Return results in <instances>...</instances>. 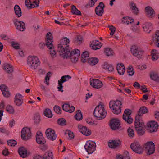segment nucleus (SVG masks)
<instances>
[{"instance_id":"5fc2aeb1","label":"nucleus","mask_w":159,"mask_h":159,"mask_svg":"<svg viewBox=\"0 0 159 159\" xmlns=\"http://www.w3.org/2000/svg\"><path fill=\"white\" fill-rule=\"evenodd\" d=\"M14 102L16 105L20 106H21L23 103V99H15Z\"/></svg>"},{"instance_id":"338daca9","label":"nucleus","mask_w":159,"mask_h":159,"mask_svg":"<svg viewBox=\"0 0 159 159\" xmlns=\"http://www.w3.org/2000/svg\"><path fill=\"white\" fill-rule=\"evenodd\" d=\"M66 134H67L69 138L71 139L74 137V134L73 132H71L70 131H68L67 132H66Z\"/></svg>"},{"instance_id":"0eeeda50","label":"nucleus","mask_w":159,"mask_h":159,"mask_svg":"<svg viewBox=\"0 0 159 159\" xmlns=\"http://www.w3.org/2000/svg\"><path fill=\"white\" fill-rule=\"evenodd\" d=\"M130 51L131 53L138 58L140 59L142 57L143 51L138 48L137 46L136 45L132 46L131 48Z\"/></svg>"},{"instance_id":"f257e3e1","label":"nucleus","mask_w":159,"mask_h":159,"mask_svg":"<svg viewBox=\"0 0 159 159\" xmlns=\"http://www.w3.org/2000/svg\"><path fill=\"white\" fill-rule=\"evenodd\" d=\"M69 39L67 37H64L61 40L58 45L57 51L59 55L63 59L69 57L72 63H76L78 60L80 55V51L78 49H75L71 52V48L68 45L69 43Z\"/></svg>"},{"instance_id":"20e7f679","label":"nucleus","mask_w":159,"mask_h":159,"mask_svg":"<svg viewBox=\"0 0 159 159\" xmlns=\"http://www.w3.org/2000/svg\"><path fill=\"white\" fill-rule=\"evenodd\" d=\"M122 105L121 102L116 100L114 102L110 101L109 103V107L112 110V112L115 114H118L121 112L120 106Z\"/></svg>"},{"instance_id":"e433bc0d","label":"nucleus","mask_w":159,"mask_h":159,"mask_svg":"<svg viewBox=\"0 0 159 159\" xmlns=\"http://www.w3.org/2000/svg\"><path fill=\"white\" fill-rule=\"evenodd\" d=\"M71 12L74 15H81L80 11L78 10L76 7L73 5L72 6Z\"/></svg>"},{"instance_id":"dca6fc26","label":"nucleus","mask_w":159,"mask_h":159,"mask_svg":"<svg viewBox=\"0 0 159 159\" xmlns=\"http://www.w3.org/2000/svg\"><path fill=\"white\" fill-rule=\"evenodd\" d=\"M16 28L19 30L23 31L26 29L25 23L21 21H18L17 19H15L13 21Z\"/></svg>"},{"instance_id":"c9c22d12","label":"nucleus","mask_w":159,"mask_h":159,"mask_svg":"<svg viewBox=\"0 0 159 159\" xmlns=\"http://www.w3.org/2000/svg\"><path fill=\"white\" fill-rule=\"evenodd\" d=\"M98 61V59L97 58H91L88 60V63L90 65L93 66L97 64Z\"/></svg>"},{"instance_id":"a211bd4d","label":"nucleus","mask_w":159,"mask_h":159,"mask_svg":"<svg viewBox=\"0 0 159 159\" xmlns=\"http://www.w3.org/2000/svg\"><path fill=\"white\" fill-rule=\"evenodd\" d=\"M105 6L102 2H100L95 8V12L96 14L99 16H101L104 12V8Z\"/></svg>"},{"instance_id":"412c9836","label":"nucleus","mask_w":159,"mask_h":159,"mask_svg":"<svg viewBox=\"0 0 159 159\" xmlns=\"http://www.w3.org/2000/svg\"><path fill=\"white\" fill-rule=\"evenodd\" d=\"M145 12L147 16L152 18L155 16V12L153 9L150 6H148L145 8Z\"/></svg>"},{"instance_id":"0e129e2a","label":"nucleus","mask_w":159,"mask_h":159,"mask_svg":"<svg viewBox=\"0 0 159 159\" xmlns=\"http://www.w3.org/2000/svg\"><path fill=\"white\" fill-rule=\"evenodd\" d=\"M0 132L7 134L9 133V132L4 127H1L0 128Z\"/></svg>"},{"instance_id":"72a5a7b5","label":"nucleus","mask_w":159,"mask_h":159,"mask_svg":"<svg viewBox=\"0 0 159 159\" xmlns=\"http://www.w3.org/2000/svg\"><path fill=\"white\" fill-rule=\"evenodd\" d=\"M130 8L133 11H134V13L136 15H137L139 12V10L137 7L136 4L132 2L130 4Z\"/></svg>"},{"instance_id":"423d86ee","label":"nucleus","mask_w":159,"mask_h":159,"mask_svg":"<svg viewBox=\"0 0 159 159\" xmlns=\"http://www.w3.org/2000/svg\"><path fill=\"white\" fill-rule=\"evenodd\" d=\"M96 144L91 141H87L84 146V148L89 154H91L95 151L96 148Z\"/></svg>"},{"instance_id":"a19ab883","label":"nucleus","mask_w":159,"mask_h":159,"mask_svg":"<svg viewBox=\"0 0 159 159\" xmlns=\"http://www.w3.org/2000/svg\"><path fill=\"white\" fill-rule=\"evenodd\" d=\"M44 114L46 117L48 118H51L52 116L51 111L48 108H46L44 111Z\"/></svg>"},{"instance_id":"680f3d73","label":"nucleus","mask_w":159,"mask_h":159,"mask_svg":"<svg viewBox=\"0 0 159 159\" xmlns=\"http://www.w3.org/2000/svg\"><path fill=\"white\" fill-rule=\"evenodd\" d=\"M123 159H130V157L129 156V153L127 151H125L124 152Z\"/></svg>"},{"instance_id":"3c124183","label":"nucleus","mask_w":159,"mask_h":159,"mask_svg":"<svg viewBox=\"0 0 159 159\" xmlns=\"http://www.w3.org/2000/svg\"><path fill=\"white\" fill-rule=\"evenodd\" d=\"M34 123L36 124L39 123L40 121L39 115L38 114H35L34 117Z\"/></svg>"},{"instance_id":"79ce46f5","label":"nucleus","mask_w":159,"mask_h":159,"mask_svg":"<svg viewBox=\"0 0 159 159\" xmlns=\"http://www.w3.org/2000/svg\"><path fill=\"white\" fill-rule=\"evenodd\" d=\"M105 52L106 55L108 56L113 55L114 53L113 50L109 48L105 49Z\"/></svg>"},{"instance_id":"864d4df0","label":"nucleus","mask_w":159,"mask_h":159,"mask_svg":"<svg viewBox=\"0 0 159 159\" xmlns=\"http://www.w3.org/2000/svg\"><path fill=\"white\" fill-rule=\"evenodd\" d=\"M7 143L8 145L11 146H14L17 144V142L15 140H11L7 141Z\"/></svg>"},{"instance_id":"9b49d317","label":"nucleus","mask_w":159,"mask_h":159,"mask_svg":"<svg viewBox=\"0 0 159 159\" xmlns=\"http://www.w3.org/2000/svg\"><path fill=\"white\" fill-rule=\"evenodd\" d=\"M46 39V45L48 48L50 49H53L54 47L52 44L53 42V37L51 33L50 32L47 34Z\"/></svg>"},{"instance_id":"cd10ccee","label":"nucleus","mask_w":159,"mask_h":159,"mask_svg":"<svg viewBox=\"0 0 159 159\" xmlns=\"http://www.w3.org/2000/svg\"><path fill=\"white\" fill-rule=\"evenodd\" d=\"M3 68L8 74L11 73L13 71V66L9 64H5L3 65Z\"/></svg>"},{"instance_id":"a878e982","label":"nucleus","mask_w":159,"mask_h":159,"mask_svg":"<svg viewBox=\"0 0 159 159\" xmlns=\"http://www.w3.org/2000/svg\"><path fill=\"white\" fill-rule=\"evenodd\" d=\"M116 69L120 75H123L125 71V67L122 63L118 64L116 66Z\"/></svg>"},{"instance_id":"aec40b11","label":"nucleus","mask_w":159,"mask_h":159,"mask_svg":"<svg viewBox=\"0 0 159 159\" xmlns=\"http://www.w3.org/2000/svg\"><path fill=\"white\" fill-rule=\"evenodd\" d=\"M36 141L38 143L40 144H43L46 143L45 139L40 131H38L36 133Z\"/></svg>"},{"instance_id":"f8f14e48","label":"nucleus","mask_w":159,"mask_h":159,"mask_svg":"<svg viewBox=\"0 0 159 159\" xmlns=\"http://www.w3.org/2000/svg\"><path fill=\"white\" fill-rule=\"evenodd\" d=\"M39 0H25V3L27 7L30 9L39 6Z\"/></svg>"},{"instance_id":"6e6552de","label":"nucleus","mask_w":159,"mask_h":159,"mask_svg":"<svg viewBox=\"0 0 159 159\" xmlns=\"http://www.w3.org/2000/svg\"><path fill=\"white\" fill-rule=\"evenodd\" d=\"M21 133V137L24 140L26 141L31 138V133L30 128L27 127L23 128Z\"/></svg>"},{"instance_id":"7c9ffc66","label":"nucleus","mask_w":159,"mask_h":159,"mask_svg":"<svg viewBox=\"0 0 159 159\" xmlns=\"http://www.w3.org/2000/svg\"><path fill=\"white\" fill-rule=\"evenodd\" d=\"M89 52L88 51H85L83 53L81 56V61L83 63L87 61L89 59Z\"/></svg>"},{"instance_id":"c85d7f7f","label":"nucleus","mask_w":159,"mask_h":159,"mask_svg":"<svg viewBox=\"0 0 159 159\" xmlns=\"http://www.w3.org/2000/svg\"><path fill=\"white\" fill-rule=\"evenodd\" d=\"M143 28L144 31L149 33L151 31L152 27L150 23L147 22L143 25Z\"/></svg>"},{"instance_id":"09e8293b","label":"nucleus","mask_w":159,"mask_h":159,"mask_svg":"<svg viewBox=\"0 0 159 159\" xmlns=\"http://www.w3.org/2000/svg\"><path fill=\"white\" fill-rule=\"evenodd\" d=\"M66 120L63 118L59 119L57 120V123L61 125H66Z\"/></svg>"},{"instance_id":"4d7b16f0","label":"nucleus","mask_w":159,"mask_h":159,"mask_svg":"<svg viewBox=\"0 0 159 159\" xmlns=\"http://www.w3.org/2000/svg\"><path fill=\"white\" fill-rule=\"evenodd\" d=\"M131 114V110L129 109H126L124 112L123 116H130Z\"/></svg>"},{"instance_id":"bf43d9fd","label":"nucleus","mask_w":159,"mask_h":159,"mask_svg":"<svg viewBox=\"0 0 159 159\" xmlns=\"http://www.w3.org/2000/svg\"><path fill=\"white\" fill-rule=\"evenodd\" d=\"M109 27L111 31L110 35L112 36L114 34V32L115 31L116 28L113 25L110 26H109Z\"/></svg>"},{"instance_id":"49530a36","label":"nucleus","mask_w":159,"mask_h":159,"mask_svg":"<svg viewBox=\"0 0 159 159\" xmlns=\"http://www.w3.org/2000/svg\"><path fill=\"white\" fill-rule=\"evenodd\" d=\"M54 111L58 114H61L62 110L59 106L57 105H55L53 108Z\"/></svg>"},{"instance_id":"774afa93","label":"nucleus","mask_w":159,"mask_h":159,"mask_svg":"<svg viewBox=\"0 0 159 159\" xmlns=\"http://www.w3.org/2000/svg\"><path fill=\"white\" fill-rule=\"evenodd\" d=\"M2 154L5 156H7L9 154V152L8 150V149L5 148V149L3 150Z\"/></svg>"},{"instance_id":"4c0bfd02","label":"nucleus","mask_w":159,"mask_h":159,"mask_svg":"<svg viewBox=\"0 0 159 159\" xmlns=\"http://www.w3.org/2000/svg\"><path fill=\"white\" fill-rule=\"evenodd\" d=\"M154 40L156 45L159 47V30L155 32Z\"/></svg>"},{"instance_id":"393cba45","label":"nucleus","mask_w":159,"mask_h":159,"mask_svg":"<svg viewBox=\"0 0 159 159\" xmlns=\"http://www.w3.org/2000/svg\"><path fill=\"white\" fill-rule=\"evenodd\" d=\"M18 152L20 157L22 158H25L28 156L27 149L24 147L20 148Z\"/></svg>"},{"instance_id":"8fccbe9b","label":"nucleus","mask_w":159,"mask_h":159,"mask_svg":"<svg viewBox=\"0 0 159 159\" xmlns=\"http://www.w3.org/2000/svg\"><path fill=\"white\" fill-rule=\"evenodd\" d=\"M127 132L128 133V135L130 137H133L134 136V131L133 130L129 127L128 130Z\"/></svg>"},{"instance_id":"f03ea898","label":"nucleus","mask_w":159,"mask_h":159,"mask_svg":"<svg viewBox=\"0 0 159 159\" xmlns=\"http://www.w3.org/2000/svg\"><path fill=\"white\" fill-rule=\"evenodd\" d=\"M147 109L144 106L141 107L138 111V114L136 116L134 121V127L137 134L139 135L144 134L145 131L143 129L144 126V123L141 121V116L143 114L148 112Z\"/></svg>"},{"instance_id":"6ab92c4d","label":"nucleus","mask_w":159,"mask_h":159,"mask_svg":"<svg viewBox=\"0 0 159 159\" xmlns=\"http://www.w3.org/2000/svg\"><path fill=\"white\" fill-rule=\"evenodd\" d=\"M90 84L92 87L96 89L100 88L103 85L102 82L100 80L96 79L90 80Z\"/></svg>"},{"instance_id":"603ef678","label":"nucleus","mask_w":159,"mask_h":159,"mask_svg":"<svg viewBox=\"0 0 159 159\" xmlns=\"http://www.w3.org/2000/svg\"><path fill=\"white\" fill-rule=\"evenodd\" d=\"M6 110L10 114L13 113L14 112V110L12 107L10 105H8L6 107Z\"/></svg>"},{"instance_id":"f3484780","label":"nucleus","mask_w":159,"mask_h":159,"mask_svg":"<svg viewBox=\"0 0 159 159\" xmlns=\"http://www.w3.org/2000/svg\"><path fill=\"white\" fill-rule=\"evenodd\" d=\"M120 124L119 120L116 119H112L110 120V126L112 130H116L120 127Z\"/></svg>"},{"instance_id":"39448f33","label":"nucleus","mask_w":159,"mask_h":159,"mask_svg":"<svg viewBox=\"0 0 159 159\" xmlns=\"http://www.w3.org/2000/svg\"><path fill=\"white\" fill-rule=\"evenodd\" d=\"M107 112L102 110V109H99V106H97L94 111L93 115L94 116L99 120H101L105 117Z\"/></svg>"},{"instance_id":"37998d69","label":"nucleus","mask_w":159,"mask_h":159,"mask_svg":"<svg viewBox=\"0 0 159 159\" xmlns=\"http://www.w3.org/2000/svg\"><path fill=\"white\" fill-rule=\"evenodd\" d=\"M151 78L156 82H159V77L157 74L152 73L150 75Z\"/></svg>"},{"instance_id":"ea45409f","label":"nucleus","mask_w":159,"mask_h":159,"mask_svg":"<svg viewBox=\"0 0 159 159\" xmlns=\"http://www.w3.org/2000/svg\"><path fill=\"white\" fill-rule=\"evenodd\" d=\"M75 117L77 120H80L82 119V115L80 110H78L76 111V113L75 116Z\"/></svg>"},{"instance_id":"2f4dec72","label":"nucleus","mask_w":159,"mask_h":159,"mask_svg":"<svg viewBox=\"0 0 159 159\" xmlns=\"http://www.w3.org/2000/svg\"><path fill=\"white\" fill-rule=\"evenodd\" d=\"M134 21V20L133 19L128 16L123 17L122 20V22L123 23L126 24L127 25H128L129 23L131 24Z\"/></svg>"},{"instance_id":"052dcab7","label":"nucleus","mask_w":159,"mask_h":159,"mask_svg":"<svg viewBox=\"0 0 159 159\" xmlns=\"http://www.w3.org/2000/svg\"><path fill=\"white\" fill-rule=\"evenodd\" d=\"M90 45H94L95 46H102V44L101 42L98 40L93 41L91 44Z\"/></svg>"},{"instance_id":"4468645a","label":"nucleus","mask_w":159,"mask_h":159,"mask_svg":"<svg viewBox=\"0 0 159 159\" xmlns=\"http://www.w3.org/2000/svg\"><path fill=\"white\" fill-rule=\"evenodd\" d=\"M45 134L48 139L49 140L54 141L56 139L57 135L54 130L48 128L46 130Z\"/></svg>"},{"instance_id":"de8ad7c7","label":"nucleus","mask_w":159,"mask_h":159,"mask_svg":"<svg viewBox=\"0 0 159 159\" xmlns=\"http://www.w3.org/2000/svg\"><path fill=\"white\" fill-rule=\"evenodd\" d=\"M127 71L129 73L128 75L129 76H132L134 73L133 68L131 66H130L127 69Z\"/></svg>"},{"instance_id":"ddd939ff","label":"nucleus","mask_w":159,"mask_h":159,"mask_svg":"<svg viewBox=\"0 0 159 159\" xmlns=\"http://www.w3.org/2000/svg\"><path fill=\"white\" fill-rule=\"evenodd\" d=\"M71 78V77L69 75L62 76L61 78V80L58 81V85L59 86L57 87L58 90L59 91L63 92V90L62 89L63 87L62 86L63 83L64 82L68 81L69 79Z\"/></svg>"},{"instance_id":"bb28decb","label":"nucleus","mask_w":159,"mask_h":159,"mask_svg":"<svg viewBox=\"0 0 159 159\" xmlns=\"http://www.w3.org/2000/svg\"><path fill=\"white\" fill-rule=\"evenodd\" d=\"M79 130L83 134L86 136L90 135L91 134V131L85 126L79 127Z\"/></svg>"},{"instance_id":"13d9d810","label":"nucleus","mask_w":159,"mask_h":159,"mask_svg":"<svg viewBox=\"0 0 159 159\" xmlns=\"http://www.w3.org/2000/svg\"><path fill=\"white\" fill-rule=\"evenodd\" d=\"M83 40L82 37L80 35L78 36L76 39L74 41L75 43L79 44Z\"/></svg>"},{"instance_id":"4be33fe9","label":"nucleus","mask_w":159,"mask_h":159,"mask_svg":"<svg viewBox=\"0 0 159 159\" xmlns=\"http://www.w3.org/2000/svg\"><path fill=\"white\" fill-rule=\"evenodd\" d=\"M110 141L108 142V145L110 148H116L121 144L120 140H110Z\"/></svg>"},{"instance_id":"2eb2a0df","label":"nucleus","mask_w":159,"mask_h":159,"mask_svg":"<svg viewBox=\"0 0 159 159\" xmlns=\"http://www.w3.org/2000/svg\"><path fill=\"white\" fill-rule=\"evenodd\" d=\"M147 126L150 132L156 131L158 128L157 123L155 121H150L147 123Z\"/></svg>"},{"instance_id":"58836bf2","label":"nucleus","mask_w":159,"mask_h":159,"mask_svg":"<svg viewBox=\"0 0 159 159\" xmlns=\"http://www.w3.org/2000/svg\"><path fill=\"white\" fill-rule=\"evenodd\" d=\"M123 119L126 123L129 124H131L133 121V118L130 116H123Z\"/></svg>"},{"instance_id":"7ed1b4c3","label":"nucleus","mask_w":159,"mask_h":159,"mask_svg":"<svg viewBox=\"0 0 159 159\" xmlns=\"http://www.w3.org/2000/svg\"><path fill=\"white\" fill-rule=\"evenodd\" d=\"M27 63L29 67L33 69H36L40 63L38 58L34 56H29L27 58Z\"/></svg>"},{"instance_id":"9d476101","label":"nucleus","mask_w":159,"mask_h":159,"mask_svg":"<svg viewBox=\"0 0 159 159\" xmlns=\"http://www.w3.org/2000/svg\"><path fill=\"white\" fill-rule=\"evenodd\" d=\"M130 147L133 151L137 153L141 154L143 152V148L138 142H136L131 143Z\"/></svg>"},{"instance_id":"f704fd0d","label":"nucleus","mask_w":159,"mask_h":159,"mask_svg":"<svg viewBox=\"0 0 159 159\" xmlns=\"http://www.w3.org/2000/svg\"><path fill=\"white\" fill-rule=\"evenodd\" d=\"M152 59L153 61H155L159 58L158 54L157 52V50L153 49L151 51Z\"/></svg>"},{"instance_id":"1a4fd4ad","label":"nucleus","mask_w":159,"mask_h":159,"mask_svg":"<svg viewBox=\"0 0 159 159\" xmlns=\"http://www.w3.org/2000/svg\"><path fill=\"white\" fill-rule=\"evenodd\" d=\"M145 146L148 155H150L154 152L155 145L154 143L150 141L147 142Z\"/></svg>"},{"instance_id":"6e6d98bb","label":"nucleus","mask_w":159,"mask_h":159,"mask_svg":"<svg viewBox=\"0 0 159 159\" xmlns=\"http://www.w3.org/2000/svg\"><path fill=\"white\" fill-rule=\"evenodd\" d=\"M12 47L15 49H19L20 48V44L17 43L12 42H11Z\"/></svg>"},{"instance_id":"69168bd1","label":"nucleus","mask_w":159,"mask_h":159,"mask_svg":"<svg viewBox=\"0 0 159 159\" xmlns=\"http://www.w3.org/2000/svg\"><path fill=\"white\" fill-rule=\"evenodd\" d=\"M90 47L92 48V49L93 50H96L100 49L102 46H95L94 45H90Z\"/></svg>"},{"instance_id":"b1692460","label":"nucleus","mask_w":159,"mask_h":159,"mask_svg":"<svg viewBox=\"0 0 159 159\" xmlns=\"http://www.w3.org/2000/svg\"><path fill=\"white\" fill-rule=\"evenodd\" d=\"M0 89L1 90L3 96L8 97L10 95V94L8 88L4 84H2L0 86Z\"/></svg>"},{"instance_id":"c756f323","label":"nucleus","mask_w":159,"mask_h":159,"mask_svg":"<svg viewBox=\"0 0 159 159\" xmlns=\"http://www.w3.org/2000/svg\"><path fill=\"white\" fill-rule=\"evenodd\" d=\"M102 67L104 69L109 72H112L114 70L113 67L111 65L109 64L107 62L104 63L102 65Z\"/></svg>"},{"instance_id":"473e14b6","label":"nucleus","mask_w":159,"mask_h":159,"mask_svg":"<svg viewBox=\"0 0 159 159\" xmlns=\"http://www.w3.org/2000/svg\"><path fill=\"white\" fill-rule=\"evenodd\" d=\"M14 11L16 16L20 17L21 16V9L20 7L18 5H15Z\"/></svg>"},{"instance_id":"a18cd8bd","label":"nucleus","mask_w":159,"mask_h":159,"mask_svg":"<svg viewBox=\"0 0 159 159\" xmlns=\"http://www.w3.org/2000/svg\"><path fill=\"white\" fill-rule=\"evenodd\" d=\"M89 2H88V3L86 4L85 6V7L87 8L89 7H92L94 6L95 3L97 0H89Z\"/></svg>"},{"instance_id":"c03bdc74","label":"nucleus","mask_w":159,"mask_h":159,"mask_svg":"<svg viewBox=\"0 0 159 159\" xmlns=\"http://www.w3.org/2000/svg\"><path fill=\"white\" fill-rule=\"evenodd\" d=\"M44 159H53L52 152H46L43 156Z\"/></svg>"},{"instance_id":"5701e85b","label":"nucleus","mask_w":159,"mask_h":159,"mask_svg":"<svg viewBox=\"0 0 159 159\" xmlns=\"http://www.w3.org/2000/svg\"><path fill=\"white\" fill-rule=\"evenodd\" d=\"M62 109L65 111L71 113L75 110V107L72 106H70L68 104H65L62 106Z\"/></svg>"},{"instance_id":"e2e57ef3","label":"nucleus","mask_w":159,"mask_h":159,"mask_svg":"<svg viewBox=\"0 0 159 159\" xmlns=\"http://www.w3.org/2000/svg\"><path fill=\"white\" fill-rule=\"evenodd\" d=\"M139 89L142 90L143 92L144 93H145L148 91L147 90V89L146 88V86L144 85L141 86Z\"/></svg>"}]
</instances>
